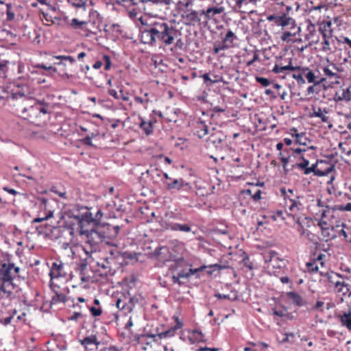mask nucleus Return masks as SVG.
<instances>
[{"instance_id": "1", "label": "nucleus", "mask_w": 351, "mask_h": 351, "mask_svg": "<svg viewBox=\"0 0 351 351\" xmlns=\"http://www.w3.org/2000/svg\"><path fill=\"white\" fill-rule=\"evenodd\" d=\"M104 227H99L97 229H91L86 232L87 234V243L90 245H96L101 242L109 243V240L115 238L119 231V226H110L104 224Z\"/></svg>"}, {"instance_id": "2", "label": "nucleus", "mask_w": 351, "mask_h": 351, "mask_svg": "<svg viewBox=\"0 0 351 351\" xmlns=\"http://www.w3.org/2000/svg\"><path fill=\"white\" fill-rule=\"evenodd\" d=\"M50 113L51 105L45 99L34 100L33 104L25 106L21 109L23 117L33 123H36L43 117Z\"/></svg>"}, {"instance_id": "3", "label": "nucleus", "mask_w": 351, "mask_h": 351, "mask_svg": "<svg viewBox=\"0 0 351 351\" xmlns=\"http://www.w3.org/2000/svg\"><path fill=\"white\" fill-rule=\"evenodd\" d=\"M177 30L166 23H155L151 27L150 34L153 40H159L169 45L173 43Z\"/></svg>"}, {"instance_id": "4", "label": "nucleus", "mask_w": 351, "mask_h": 351, "mask_svg": "<svg viewBox=\"0 0 351 351\" xmlns=\"http://www.w3.org/2000/svg\"><path fill=\"white\" fill-rule=\"evenodd\" d=\"M285 71H302L303 72L308 71L307 73L306 74V78L307 79L308 83H313L314 86L319 85L326 80L324 77H322L319 80H316V76L315 73L308 67L303 68L299 66H292L291 59L289 60L288 65L279 66L278 64H276L271 70V71L274 72V73H283Z\"/></svg>"}, {"instance_id": "5", "label": "nucleus", "mask_w": 351, "mask_h": 351, "mask_svg": "<svg viewBox=\"0 0 351 351\" xmlns=\"http://www.w3.org/2000/svg\"><path fill=\"white\" fill-rule=\"evenodd\" d=\"M280 192L282 195L284 197L285 206L288 208V210L290 212V214H288V215L292 217L293 220H295L296 223L300 226H302L300 221V218L297 216V214L302 206V204L298 199L293 198L287 199V191L285 188L280 189Z\"/></svg>"}, {"instance_id": "6", "label": "nucleus", "mask_w": 351, "mask_h": 351, "mask_svg": "<svg viewBox=\"0 0 351 351\" xmlns=\"http://www.w3.org/2000/svg\"><path fill=\"white\" fill-rule=\"evenodd\" d=\"M267 19L269 21L273 22L278 26L287 27L288 29L291 30L293 29H296V27H298L295 21L293 18L288 16V14L286 13H282L278 15L271 14L267 17Z\"/></svg>"}, {"instance_id": "7", "label": "nucleus", "mask_w": 351, "mask_h": 351, "mask_svg": "<svg viewBox=\"0 0 351 351\" xmlns=\"http://www.w3.org/2000/svg\"><path fill=\"white\" fill-rule=\"evenodd\" d=\"M68 217L67 219L64 221L65 226L71 230V233L73 234V232L75 230L79 229V232L81 235H86L87 237V234L86 232L90 231V230H84V227L82 224H79L77 223L75 217H78V215L71 214L69 213L66 214Z\"/></svg>"}, {"instance_id": "8", "label": "nucleus", "mask_w": 351, "mask_h": 351, "mask_svg": "<svg viewBox=\"0 0 351 351\" xmlns=\"http://www.w3.org/2000/svg\"><path fill=\"white\" fill-rule=\"evenodd\" d=\"M318 162L328 163L325 160H321L319 161L317 160V162L315 164H313L310 167H308L307 169H306L304 174L308 175L311 173H313L315 176L322 177V176H325L328 175L331 171H332L334 170L335 165H330V166L326 168L324 170L317 169V166Z\"/></svg>"}, {"instance_id": "9", "label": "nucleus", "mask_w": 351, "mask_h": 351, "mask_svg": "<svg viewBox=\"0 0 351 351\" xmlns=\"http://www.w3.org/2000/svg\"><path fill=\"white\" fill-rule=\"evenodd\" d=\"M49 287L52 292L53 293V295L51 297V303L57 304L59 302L65 303L67 300L66 295L64 293H62L60 291V287L59 285L53 282V281L50 280L49 282Z\"/></svg>"}, {"instance_id": "10", "label": "nucleus", "mask_w": 351, "mask_h": 351, "mask_svg": "<svg viewBox=\"0 0 351 351\" xmlns=\"http://www.w3.org/2000/svg\"><path fill=\"white\" fill-rule=\"evenodd\" d=\"M14 267L13 263H3L0 269V275L2 276L1 280L12 283L14 278L12 270Z\"/></svg>"}, {"instance_id": "11", "label": "nucleus", "mask_w": 351, "mask_h": 351, "mask_svg": "<svg viewBox=\"0 0 351 351\" xmlns=\"http://www.w3.org/2000/svg\"><path fill=\"white\" fill-rule=\"evenodd\" d=\"M138 302V300L135 297H130L127 302L119 298L116 302V306L119 309L124 311L125 313H128L132 311Z\"/></svg>"}, {"instance_id": "12", "label": "nucleus", "mask_w": 351, "mask_h": 351, "mask_svg": "<svg viewBox=\"0 0 351 351\" xmlns=\"http://www.w3.org/2000/svg\"><path fill=\"white\" fill-rule=\"evenodd\" d=\"M153 255L160 261L162 262L171 261L172 256L169 248L167 246L156 247L153 252Z\"/></svg>"}, {"instance_id": "13", "label": "nucleus", "mask_w": 351, "mask_h": 351, "mask_svg": "<svg viewBox=\"0 0 351 351\" xmlns=\"http://www.w3.org/2000/svg\"><path fill=\"white\" fill-rule=\"evenodd\" d=\"M167 190L171 192L179 191L189 186V183L186 182L183 178L172 180L171 182H166Z\"/></svg>"}, {"instance_id": "14", "label": "nucleus", "mask_w": 351, "mask_h": 351, "mask_svg": "<svg viewBox=\"0 0 351 351\" xmlns=\"http://www.w3.org/2000/svg\"><path fill=\"white\" fill-rule=\"evenodd\" d=\"M182 18L186 25L194 26L201 21L199 12L193 10H187L184 14H182Z\"/></svg>"}, {"instance_id": "15", "label": "nucleus", "mask_w": 351, "mask_h": 351, "mask_svg": "<svg viewBox=\"0 0 351 351\" xmlns=\"http://www.w3.org/2000/svg\"><path fill=\"white\" fill-rule=\"evenodd\" d=\"M173 318H175V320L176 322V324L174 326H171L168 330L163 331L158 335L159 339H163V338H167L171 337L175 335L176 331L178 329L182 328L183 326V323L181 322L178 317L173 316Z\"/></svg>"}, {"instance_id": "16", "label": "nucleus", "mask_w": 351, "mask_h": 351, "mask_svg": "<svg viewBox=\"0 0 351 351\" xmlns=\"http://www.w3.org/2000/svg\"><path fill=\"white\" fill-rule=\"evenodd\" d=\"M16 310H6L4 308L0 309V323L5 326L10 324L14 315L16 314Z\"/></svg>"}, {"instance_id": "17", "label": "nucleus", "mask_w": 351, "mask_h": 351, "mask_svg": "<svg viewBox=\"0 0 351 351\" xmlns=\"http://www.w3.org/2000/svg\"><path fill=\"white\" fill-rule=\"evenodd\" d=\"M104 215V213L101 211V209H98L95 216H93L94 221V226L93 229H97L99 227H104V224L101 226V219L102 217ZM106 218H116L118 217L116 212L112 211L109 214H105Z\"/></svg>"}, {"instance_id": "18", "label": "nucleus", "mask_w": 351, "mask_h": 351, "mask_svg": "<svg viewBox=\"0 0 351 351\" xmlns=\"http://www.w3.org/2000/svg\"><path fill=\"white\" fill-rule=\"evenodd\" d=\"M63 264L60 262L58 263L56 262L53 263L51 269L49 272V276L51 277V280L52 281L54 278H58L60 277H64L66 275L65 272H63Z\"/></svg>"}, {"instance_id": "19", "label": "nucleus", "mask_w": 351, "mask_h": 351, "mask_svg": "<svg viewBox=\"0 0 351 351\" xmlns=\"http://www.w3.org/2000/svg\"><path fill=\"white\" fill-rule=\"evenodd\" d=\"M286 295L291 302L298 307H301L306 304V302L302 298V296L295 291L287 292Z\"/></svg>"}, {"instance_id": "20", "label": "nucleus", "mask_w": 351, "mask_h": 351, "mask_svg": "<svg viewBox=\"0 0 351 351\" xmlns=\"http://www.w3.org/2000/svg\"><path fill=\"white\" fill-rule=\"evenodd\" d=\"M195 129V134L199 138H202L208 134V126L206 124L205 121H197Z\"/></svg>"}, {"instance_id": "21", "label": "nucleus", "mask_w": 351, "mask_h": 351, "mask_svg": "<svg viewBox=\"0 0 351 351\" xmlns=\"http://www.w3.org/2000/svg\"><path fill=\"white\" fill-rule=\"evenodd\" d=\"M75 219L77 223L82 224L83 226L84 222H86L87 223H93L94 225L93 213L89 210H86L81 215H78V217H75Z\"/></svg>"}, {"instance_id": "22", "label": "nucleus", "mask_w": 351, "mask_h": 351, "mask_svg": "<svg viewBox=\"0 0 351 351\" xmlns=\"http://www.w3.org/2000/svg\"><path fill=\"white\" fill-rule=\"evenodd\" d=\"M224 11L223 7H211L206 11L202 10L200 14H204L207 19H211L217 14H219Z\"/></svg>"}, {"instance_id": "23", "label": "nucleus", "mask_w": 351, "mask_h": 351, "mask_svg": "<svg viewBox=\"0 0 351 351\" xmlns=\"http://www.w3.org/2000/svg\"><path fill=\"white\" fill-rule=\"evenodd\" d=\"M189 341L192 343H201V342H206V339L204 337V335L202 333V331L195 329L193 330L191 334V336L189 337Z\"/></svg>"}, {"instance_id": "24", "label": "nucleus", "mask_w": 351, "mask_h": 351, "mask_svg": "<svg viewBox=\"0 0 351 351\" xmlns=\"http://www.w3.org/2000/svg\"><path fill=\"white\" fill-rule=\"evenodd\" d=\"M301 29L300 27H296V29H293L292 30L289 29L287 31H285L282 32L280 36V38L282 40L285 42H289L291 40V38L295 36L298 34L300 33Z\"/></svg>"}, {"instance_id": "25", "label": "nucleus", "mask_w": 351, "mask_h": 351, "mask_svg": "<svg viewBox=\"0 0 351 351\" xmlns=\"http://www.w3.org/2000/svg\"><path fill=\"white\" fill-rule=\"evenodd\" d=\"M339 317L342 326L351 330V310L344 312L342 315H339Z\"/></svg>"}, {"instance_id": "26", "label": "nucleus", "mask_w": 351, "mask_h": 351, "mask_svg": "<svg viewBox=\"0 0 351 351\" xmlns=\"http://www.w3.org/2000/svg\"><path fill=\"white\" fill-rule=\"evenodd\" d=\"M171 231L175 232H192L191 224L190 223H175V224L171 228Z\"/></svg>"}, {"instance_id": "27", "label": "nucleus", "mask_w": 351, "mask_h": 351, "mask_svg": "<svg viewBox=\"0 0 351 351\" xmlns=\"http://www.w3.org/2000/svg\"><path fill=\"white\" fill-rule=\"evenodd\" d=\"M207 267H216L219 269H223L225 268L224 266L220 265L219 264H214V265H210L208 266L207 265H202L197 268L193 269V275L195 276V278L199 279L201 277L200 272L204 271Z\"/></svg>"}, {"instance_id": "28", "label": "nucleus", "mask_w": 351, "mask_h": 351, "mask_svg": "<svg viewBox=\"0 0 351 351\" xmlns=\"http://www.w3.org/2000/svg\"><path fill=\"white\" fill-rule=\"evenodd\" d=\"M313 113L310 114V117H318L319 119H321L322 121L324 122V123H328L329 122V118L328 117L324 115L323 113H322V110L321 108H317V109H316L315 108H313ZM324 112L325 113H328V111L326 110V108L324 109L323 110Z\"/></svg>"}, {"instance_id": "29", "label": "nucleus", "mask_w": 351, "mask_h": 351, "mask_svg": "<svg viewBox=\"0 0 351 351\" xmlns=\"http://www.w3.org/2000/svg\"><path fill=\"white\" fill-rule=\"evenodd\" d=\"M141 122L139 124V128L144 132V133L149 136L153 133V123L151 121H145L141 118Z\"/></svg>"}, {"instance_id": "30", "label": "nucleus", "mask_w": 351, "mask_h": 351, "mask_svg": "<svg viewBox=\"0 0 351 351\" xmlns=\"http://www.w3.org/2000/svg\"><path fill=\"white\" fill-rule=\"evenodd\" d=\"M171 261H173L174 262V264L171 266V268L173 270H176L188 265L191 266V265L189 264L183 257L176 258L174 260L171 259Z\"/></svg>"}, {"instance_id": "31", "label": "nucleus", "mask_w": 351, "mask_h": 351, "mask_svg": "<svg viewBox=\"0 0 351 351\" xmlns=\"http://www.w3.org/2000/svg\"><path fill=\"white\" fill-rule=\"evenodd\" d=\"M150 32H151V27L145 29L144 31H143L142 34H141V38H142L143 42L144 43H147L149 45H153L155 44V40H152V36L150 34Z\"/></svg>"}, {"instance_id": "32", "label": "nucleus", "mask_w": 351, "mask_h": 351, "mask_svg": "<svg viewBox=\"0 0 351 351\" xmlns=\"http://www.w3.org/2000/svg\"><path fill=\"white\" fill-rule=\"evenodd\" d=\"M237 39V37L234 33L232 30L229 29L223 38L222 42L226 45H228L229 47H230L233 43V41Z\"/></svg>"}, {"instance_id": "33", "label": "nucleus", "mask_w": 351, "mask_h": 351, "mask_svg": "<svg viewBox=\"0 0 351 351\" xmlns=\"http://www.w3.org/2000/svg\"><path fill=\"white\" fill-rule=\"evenodd\" d=\"M80 343L85 346L87 348V346L91 344H94L97 346L99 343L97 342V338L96 335H92L88 337H86L82 340H80Z\"/></svg>"}, {"instance_id": "34", "label": "nucleus", "mask_w": 351, "mask_h": 351, "mask_svg": "<svg viewBox=\"0 0 351 351\" xmlns=\"http://www.w3.org/2000/svg\"><path fill=\"white\" fill-rule=\"evenodd\" d=\"M123 259L125 262L128 263V265L130 264V261H135V262L138 261V256L141 254L140 253L132 252L125 251L123 252Z\"/></svg>"}, {"instance_id": "35", "label": "nucleus", "mask_w": 351, "mask_h": 351, "mask_svg": "<svg viewBox=\"0 0 351 351\" xmlns=\"http://www.w3.org/2000/svg\"><path fill=\"white\" fill-rule=\"evenodd\" d=\"M308 25L306 27V30L308 33L305 36V38L306 40H310L316 34V27L315 25L312 23V22L310 20H308L307 21Z\"/></svg>"}, {"instance_id": "36", "label": "nucleus", "mask_w": 351, "mask_h": 351, "mask_svg": "<svg viewBox=\"0 0 351 351\" xmlns=\"http://www.w3.org/2000/svg\"><path fill=\"white\" fill-rule=\"evenodd\" d=\"M300 159L302 161L293 165L291 166V170L295 167H297L299 169L304 170V173L305 172L306 169L308 167V166L309 165V160L306 159L303 156L300 157Z\"/></svg>"}, {"instance_id": "37", "label": "nucleus", "mask_w": 351, "mask_h": 351, "mask_svg": "<svg viewBox=\"0 0 351 351\" xmlns=\"http://www.w3.org/2000/svg\"><path fill=\"white\" fill-rule=\"evenodd\" d=\"M8 61L3 58V56L0 54V77L5 76L8 70Z\"/></svg>"}, {"instance_id": "38", "label": "nucleus", "mask_w": 351, "mask_h": 351, "mask_svg": "<svg viewBox=\"0 0 351 351\" xmlns=\"http://www.w3.org/2000/svg\"><path fill=\"white\" fill-rule=\"evenodd\" d=\"M6 21H13L15 19V13L12 10V6L11 3H7L6 5Z\"/></svg>"}, {"instance_id": "39", "label": "nucleus", "mask_w": 351, "mask_h": 351, "mask_svg": "<svg viewBox=\"0 0 351 351\" xmlns=\"http://www.w3.org/2000/svg\"><path fill=\"white\" fill-rule=\"evenodd\" d=\"M324 277L326 278L327 280L331 284H335V280L338 278H341V275L333 271H326L324 274Z\"/></svg>"}, {"instance_id": "40", "label": "nucleus", "mask_w": 351, "mask_h": 351, "mask_svg": "<svg viewBox=\"0 0 351 351\" xmlns=\"http://www.w3.org/2000/svg\"><path fill=\"white\" fill-rule=\"evenodd\" d=\"M295 143L302 145H306V141H308V139L306 137L305 133L301 132L300 134H296L295 135Z\"/></svg>"}, {"instance_id": "41", "label": "nucleus", "mask_w": 351, "mask_h": 351, "mask_svg": "<svg viewBox=\"0 0 351 351\" xmlns=\"http://www.w3.org/2000/svg\"><path fill=\"white\" fill-rule=\"evenodd\" d=\"M117 256L115 257V267L119 265V266H125L128 265V263L125 262L123 259V252H116Z\"/></svg>"}, {"instance_id": "42", "label": "nucleus", "mask_w": 351, "mask_h": 351, "mask_svg": "<svg viewBox=\"0 0 351 351\" xmlns=\"http://www.w3.org/2000/svg\"><path fill=\"white\" fill-rule=\"evenodd\" d=\"M5 285H12V287H14V284L13 282L10 283V282H5L4 280H2V284L0 286V291L3 292L4 293L7 294V296L9 297L12 295V291L6 289Z\"/></svg>"}, {"instance_id": "43", "label": "nucleus", "mask_w": 351, "mask_h": 351, "mask_svg": "<svg viewBox=\"0 0 351 351\" xmlns=\"http://www.w3.org/2000/svg\"><path fill=\"white\" fill-rule=\"evenodd\" d=\"M86 24V21H79L76 18L73 19L70 23V25L75 29H82V26Z\"/></svg>"}, {"instance_id": "44", "label": "nucleus", "mask_w": 351, "mask_h": 351, "mask_svg": "<svg viewBox=\"0 0 351 351\" xmlns=\"http://www.w3.org/2000/svg\"><path fill=\"white\" fill-rule=\"evenodd\" d=\"M193 275V268H189L187 271H185L184 269L179 271V276L184 279H189Z\"/></svg>"}, {"instance_id": "45", "label": "nucleus", "mask_w": 351, "mask_h": 351, "mask_svg": "<svg viewBox=\"0 0 351 351\" xmlns=\"http://www.w3.org/2000/svg\"><path fill=\"white\" fill-rule=\"evenodd\" d=\"M228 48H230L228 45H226L223 42H221V43H219V44L215 43L213 47V51H214V53L217 54L220 51L225 50Z\"/></svg>"}, {"instance_id": "46", "label": "nucleus", "mask_w": 351, "mask_h": 351, "mask_svg": "<svg viewBox=\"0 0 351 351\" xmlns=\"http://www.w3.org/2000/svg\"><path fill=\"white\" fill-rule=\"evenodd\" d=\"M255 80L258 83L261 84L263 87H267L271 84V81H270L269 79L263 77L256 76Z\"/></svg>"}, {"instance_id": "47", "label": "nucleus", "mask_w": 351, "mask_h": 351, "mask_svg": "<svg viewBox=\"0 0 351 351\" xmlns=\"http://www.w3.org/2000/svg\"><path fill=\"white\" fill-rule=\"evenodd\" d=\"M303 74H304L303 71L302 72L301 71H299L298 73H293L292 75V77L294 78L295 80H296L297 82L299 84H305V80L303 77Z\"/></svg>"}, {"instance_id": "48", "label": "nucleus", "mask_w": 351, "mask_h": 351, "mask_svg": "<svg viewBox=\"0 0 351 351\" xmlns=\"http://www.w3.org/2000/svg\"><path fill=\"white\" fill-rule=\"evenodd\" d=\"M268 254L269 255V260H267V256H264V259H265V262L266 263H272V262H276L278 261V258H276V259L275 260V258L276 256H277V252H276L275 251H270Z\"/></svg>"}, {"instance_id": "49", "label": "nucleus", "mask_w": 351, "mask_h": 351, "mask_svg": "<svg viewBox=\"0 0 351 351\" xmlns=\"http://www.w3.org/2000/svg\"><path fill=\"white\" fill-rule=\"evenodd\" d=\"M53 215V211L51 210H49L47 213V215L45 216V217H36V218H34L32 223H40V222H42L43 221H45V220H47L49 219V218L52 217Z\"/></svg>"}, {"instance_id": "50", "label": "nucleus", "mask_w": 351, "mask_h": 351, "mask_svg": "<svg viewBox=\"0 0 351 351\" xmlns=\"http://www.w3.org/2000/svg\"><path fill=\"white\" fill-rule=\"evenodd\" d=\"M36 67L43 69L46 71H47L50 74L54 73L57 72L56 68L52 66H47L44 64H38Z\"/></svg>"}, {"instance_id": "51", "label": "nucleus", "mask_w": 351, "mask_h": 351, "mask_svg": "<svg viewBox=\"0 0 351 351\" xmlns=\"http://www.w3.org/2000/svg\"><path fill=\"white\" fill-rule=\"evenodd\" d=\"M306 268L310 272H317L319 270L318 266L315 264V261L313 262H308L306 264Z\"/></svg>"}, {"instance_id": "52", "label": "nucleus", "mask_w": 351, "mask_h": 351, "mask_svg": "<svg viewBox=\"0 0 351 351\" xmlns=\"http://www.w3.org/2000/svg\"><path fill=\"white\" fill-rule=\"evenodd\" d=\"M103 60L104 63V69L105 71H108L111 68V60L110 57L108 55H104Z\"/></svg>"}, {"instance_id": "53", "label": "nucleus", "mask_w": 351, "mask_h": 351, "mask_svg": "<svg viewBox=\"0 0 351 351\" xmlns=\"http://www.w3.org/2000/svg\"><path fill=\"white\" fill-rule=\"evenodd\" d=\"M243 265L247 267L249 269L252 270L254 269V265L252 262L250 261L249 256L245 254V256L242 260Z\"/></svg>"}, {"instance_id": "54", "label": "nucleus", "mask_w": 351, "mask_h": 351, "mask_svg": "<svg viewBox=\"0 0 351 351\" xmlns=\"http://www.w3.org/2000/svg\"><path fill=\"white\" fill-rule=\"evenodd\" d=\"M68 1L76 8H82L85 5V0H68Z\"/></svg>"}, {"instance_id": "55", "label": "nucleus", "mask_w": 351, "mask_h": 351, "mask_svg": "<svg viewBox=\"0 0 351 351\" xmlns=\"http://www.w3.org/2000/svg\"><path fill=\"white\" fill-rule=\"evenodd\" d=\"M89 309H90L91 315L93 317H98L102 313V310H101V307L96 308L95 306H91Z\"/></svg>"}, {"instance_id": "56", "label": "nucleus", "mask_w": 351, "mask_h": 351, "mask_svg": "<svg viewBox=\"0 0 351 351\" xmlns=\"http://www.w3.org/2000/svg\"><path fill=\"white\" fill-rule=\"evenodd\" d=\"M273 313L280 317H284L287 315V308H285L283 310L273 309Z\"/></svg>"}, {"instance_id": "57", "label": "nucleus", "mask_w": 351, "mask_h": 351, "mask_svg": "<svg viewBox=\"0 0 351 351\" xmlns=\"http://www.w3.org/2000/svg\"><path fill=\"white\" fill-rule=\"evenodd\" d=\"M181 278H182L179 276V272L177 274V275H173L171 278L173 283L177 284L180 287L184 284L182 281L180 280Z\"/></svg>"}, {"instance_id": "58", "label": "nucleus", "mask_w": 351, "mask_h": 351, "mask_svg": "<svg viewBox=\"0 0 351 351\" xmlns=\"http://www.w3.org/2000/svg\"><path fill=\"white\" fill-rule=\"evenodd\" d=\"M56 58L62 60H67L71 64H73L75 62V59L73 57L70 56H56Z\"/></svg>"}, {"instance_id": "59", "label": "nucleus", "mask_w": 351, "mask_h": 351, "mask_svg": "<svg viewBox=\"0 0 351 351\" xmlns=\"http://www.w3.org/2000/svg\"><path fill=\"white\" fill-rule=\"evenodd\" d=\"M330 26H331L330 21L324 23V24L319 27V31L320 32L321 34L326 33L327 29L329 28Z\"/></svg>"}, {"instance_id": "60", "label": "nucleus", "mask_w": 351, "mask_h": 351, "mask_svg": "<svg viewBox=\"0 0 351 351\" xmlns=\"http://www.w3.org/2000/svg\"><path fill=\"white\" fill-rule=\"evenodd\" d=\"M324 73L328 77H335L336 78H339V75L337 73H333L330 69H329L328 67L324 68Z\"/></svg>"}, {"instance_id": "61", "label": "nucleus", "mask_w": 351, "mask_h": 351, "mask_svg": "<svg viewBox=\"0 0 351 351\" xmlns=\"http://www.w3.org/2000/svg\"><path fill=\"white\" fill-rule=\"evenodd\" d=\"M342 95L346 101H349L351 100V93L349 88L343 90Z\"/></svg>"}, {"instance_id": "62", "label": "nucleus", "mask_w": 351, "mask_h": 351, "mask_svg": "<svg viewBox=\"0 0 351 351\" xmlns=\"http://www.w3.org/2000/svg\"><path fill=\"white\" fill-rule=\"evenodd\" d=\"M114 258H111L110 256H107L106 258H104V261L106 262V263L110 265V269H112V266L115 267V261Z\"/></svg>"}, {"instance_id": "63", "label": "nucleus", "mask_w": 351, "mask_h": 351, "mask_svg": "<svg viewBox=\"0 0 351 351\" xmlns=\"http://www.w3.org/2000/svg\"><path fill=\"white\" fill-rule=\"evenodd\" d=\"M200 77L203 79L204 82L205 84H206L208 82H210V84H213L215 83V81L212 80L210 78L209 73H206L202 75Z\"/></svg>"}, {"instance_id": "64", "label": "nucleus", "mask_w": 351, "mask_h": 351, "mask_svg": "<svg viewBox=\"0 0 351 351\" xmlns=\"http://www.w3.org/2000/svg\"><path fill=\"white\" fill-rule=\"evenodd\" d=\"M327 224V221H324V219H320L318 222V226L322 232L329 229L328 227H326Z\"/></svg>"}]
</instances>
